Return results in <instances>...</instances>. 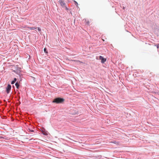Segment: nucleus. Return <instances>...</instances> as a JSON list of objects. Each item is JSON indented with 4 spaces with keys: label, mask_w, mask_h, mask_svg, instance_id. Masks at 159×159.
Returning a JSON list of instances; mask_svg holds the SVG:
<instances>
[{
    "label": "nucleus",
    "mask_w": 159,
    "mask_h": 159,
    "mask_svg": "<svg viewBox=\"0 0 159 159\" xmlns=\"http://www.w3.org/2000/svg\"><path fill=\"white\" fill-rule=\"evenodd\" d=\"M64 101V99L63 98H58L54 99L53 101L52 102L56 103H62Z\"/></svg>",
    "instance_id": "obj_1"
},
{
    "label": "nucleus",
    "mask_w": 159,
    "mask_h": 159,
    "mask_svg": "<svg viewBox=\"0 0 159 159\" xmlns=\"http://www.w3.org/2000/svg\"><path fill=\"white\" fill-rule=\"evenodd\" d=\"M58 2L60 4V5L63 7H65V9L66 10H68V9L66 6V3L63 1L62 0H59Z\"/></svg>",
    "instance_id": "obj_2"
},
{
    "label": "nucleus",
    "mask_w": 159,
    "mask_h": 159,
    "mask_svg": "<svg viewBox=\"0 0 159 159\" xmlns=\"http://www.w3.org/2000/svg\"><path fill=\"white\" fill-rule=\"evenodd\" d=\"M11 85L9 84H8L7 87L6 88V91L7 93H9L10 91L11 90Z\"/></svg>",
    "instance_id": "obj_3"
},
{
    "label": "nucleus",
    "mask_w": 159,
    "mask_h": 159,
    "mask_svg": "<svg viewBox=\"0 0 159 159\" xmlns=\"http://www.w3.org/2000/svg\"><path fill=\"white\" fill-rule=\"evenodd\" d=\"M99 59L101 60V62L102 63L106 61V59L103 58V57L102 56L99 57Z\"/></svg>",
    "instance_id": "obj_4"
},
{
    "label": "nucleus",
    "mask_w": 159,
    "mask_h": 159,
    "mask_svg": "<svg viewBox=\"0 0 159 159\" xmlns=\"http://www.w3.org/2000/svg\"><path fill=\"white\" fill-rule=\"evenodd\" d=\"M23 28H27L30 29V30H34V29H37V27H28V26H25L24 27H23Z\"/></svg>",
    "instance_id": "obj_5"
},
{
    "label": "nucleus",
    "mask_w": 159,
    "mask_h": 159,
    "mask_svg": "<svg viewBox=\"0 0 159 159\" xmlns=\"http://www.w3.org/2000/svg\"><path fill=\"white\" fill-rule=\"evenodd\" d=\"M16 78H15L14 79V80L13 81H12L11 82V84H13L15 83L16 82Z\"/></svg>",
    "instance_id": "obj_6"
},
{
    "label": "nucleus",
    "mask_w": 159,
    "mask_h": 159,
    "mask_svg": "<svg viewBox=\"0 0 159 159\" xmlns=\"http://www.w3.org/2000/svg\"><path fill=\"white\" fill-rule=\"evenodd\" d=\"M15 85L16 86V87L17 89H19V84L18 82H16L15 84Z\"/></svg>",
    "instance_id": "obj_7"
},
{
    "label": "nucleus",
    "mask_w": 159,
    "mask_h": 159,
    "mask_svg": "<svg viewBox=\"0 0 159 159\" xmlns=\"http://www.w3.org/2000/svg\"><path fill=\"white\" fill-rule=\"evenodd\" d=\"M44 52H45L46 53H47L48 52L46 51V48H45L44 49Z\"/></svg>",
    "instance_id": "obj_8"
},
{
    "label": "nucleus",
    "mask_w": 159,
    "mask_h": 159,
    "mask_svg": "<svg viewBox=\"0 0 159 159\" xmlns=\"http://www.w3.org/2000/svg\"><path fill=\"white\" fill-rule=\"evenodd\" d=\"M38 31H40L41 30V29L39 27H38Z\"/></svg>",
    "instance_id": "obj_9"
},
{
    "label": "nucleus",
    "mask_w": 159,
    "mask_h": 159,
    "mask_svg": "<svg viewBox=\"0 0 159 159\" xmlns=\"http://www.w3.org/2000/svg\"><path fill=\"white\" fill-rule=\"evenodd\" d=\"M75 2V4L76 6H77L78 5V3L77 2H76V1H74Z\"/></svg>",
    "instance_id": "obj_10"
},
{
    "label": "nucleus",
    "mask_w": 159,
    "mask_h": 159,
    "mask_svg": "<svg viewBox=\"0 0 159 159\" xmlns=\"http://www.w3.org/2000/svg\"><path fill=\"white\" fill-rule=\"evenodd\" d=\"M157 48H159V44L157 45Z\"/></svg>",
    "instance_id": "obj_11"
},
{
    "label": "nucleus",
    "mask_w": 159,
    "mask_h": 159,
    "mask_svg": "<svg viewBox=\"0 0 159 159\" xmlns=\"http://www.w3.org/2000/svg\"><path fill=\"white\" fill-rule=\"evenodd\" d=\"M30 131L31 132H33V131H34V130H30Z\"/></svg>",
    "instance_id": "obj_12"
}]
</instances>
